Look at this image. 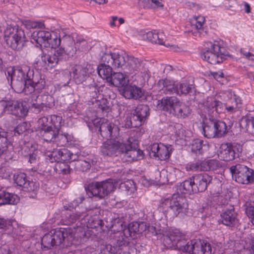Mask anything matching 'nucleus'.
<instances>
[{
  "mask_svg": "<svg viewBox=\"0 0 254 254\" xmlns=\"http://www.w3.org/2000/svg\"><path fill=\"white\" fill-rule=\"evenodd\" d=\"M125 54L118 53H105L101 58V61L111 64L114 68L121 67L124 69L126 65L127 57Z\"/></svg>",
  "mask_w": 254,
  "mask_h": 254,
  "instance_id": "obj_15",
  "label": "nucleus"
},
{
  "mask_svg": "<svg viewBox=\"0 0 254 254\" xmlns=\"http://www.w3.org/2000/svg\"><path fill=\"white\" fill-rule=\"evenodd\" d=\"M38 128L40 131L43 129H46L47 127H51L50 125V122L49 121V119L47 117L44 116L40 118L38 120Z\"/></svg>",
  "mask_w": 254,
  "mask_h": 254,
  "instance_id": "obj_55",
  "label": "nucleus"
},
{
  "mask_svg": "<svg viewBox=\"0 0 254 254\" xmlns=\"http://www.w3.org/2000/svg\"><path fill=\"white\" fill-rule=\"evenodd\" d=\"M27 129V124L25 122L19 124L14 129V135H19L26 131Z\"/></svg>",
  "mask_w": 254,
  "mask_h": 254,
  "instance_id": "obj_59",
  "label": "nucleus"
},
{
  "mask_svg": "<svg viewBox=\"0 0 254 254\" xmlns=\"http://www.w3.org/2000/svg\"><path fill=\"white\" fill-rule=\"evenodd\" d=\"M56 138V141H55V143L58 145L64 146L67 145L69 142L72 140L73 136L67 133H63L60 131Z\"/></svg>",
  "mask_w": 254,
  "mask_h": 254,
  "instance_id": "obj_44",
  "label": "nucleus"
},
{
  "mask_svg": "<svg viewBox=\"0 0 254 254\" xmlns=\"http://www.w3.org/2000/svg\"><path fill=\"white\" fill-rule=\"evenodd\" d=\"M140 126V122L136 121L132 115L127 117L124 121V127L126 128L138 127Z\"/></svg>",
  "mask_w": 254,
  "mask_h": 254,
  "instance_id": "obj_52",
  "label": "nucleus"
},
{
  "mask_svg": "<svg viewBox=\"0 0 254 254\" xmlns=\"http://www.w3.org/2000/svg\"><path fill=\"white\" fill-rule=\"evenodd\" d=\"M29 69H30L29 67L27 66L16 69L10 67L4 71V73L8 83L10 82L11 84H13L15 87L19 88V91L25 93V83L27 82L25 73Z\"/></svg>",
  "mask_w": 254,
  "mask_h": 254,
  "instance_id": "obj_6",
  "label": "nucleus"
},
{
  "mask_svg": "<svg viewBox=\"0 0 254 254\" xmlns=\"http://www.w3.org/2000/svg\"><path fill=\"white\" fill-rule=\"evenodd\" d=\"M169 203L171 210L176 216L183 217L188 211V203L187 199L178 194H173L171 199H166L164 202Z\"/></svg>",
  "mask_w": 254,
  "mask_h": 254,
  "instance_id": "obj_9",
  "label": "nucleus"
},
{
  "mask_svg": "<svg viewBox=\"0 0 254 254\" xmlns=\"http://www.w3.org/2000/svg\"><path fill=\"white\" fill-rule=\"evenodd\" d=\"M8 132L3 129H0V156L2 155H7L10 146V142L7 139Z\"/></svg>",
  "mask_w": 254,
  "mask_h": 254,
  "instance_id": "obj_36",
  "label": "nucleus"
},
{
  "mask_svg": "<svg viewBox=\"0 0 254 254\" xmlns=\"http://www.w3.org/2000/svg\"><path fill=\"white\" fill-rule=\"evenodd\" d=\"M172 249H178L183 253H188L189 254H195L199 252L202 253L203 254L205 253L208 254L212 253L211 246L207 242L197 239L191 240L187 243L183 235L181 240L177 241Z\"/></svg>",
  "mask_w": 254,
  "mask_h": 254,
  "instance_id": "obj_1",
  "label": "nucleus"
},
{
  "mask_svg": "<svg viewBox=\"0 0 254 254\" xmlns=\"http://www.w3.org/2000/svg\"><path fill=\"white\" fill-rule=\"evenodd\" d=\"M26 77L25 94L32 93L35 90L39 92L44 88L46 84L45 79L39 73H34L33 70L29 69Z\"/></svg>",
  "mask_w": 254,
  "mask_h": 254,
  "instance_id": "obj_10",
  "label": "nucleus"
},
{
  "mask_svg": "<svg viewBox=\"0 0 254 254\" xmlns=\"http://www.w3.org/2000/svg\"><path fill=\"white\" fill-rule=\"evenodd\" d=\"M205 22V18L201 16H194L191 19L190 24L192 26H194L196 29L199 30H204L203 25Z\"/></svg>",
  "mask_w": 254,
  "mask_h": 254,
  "instance_id": "obj_51",
  "label": "nucleus"
},
{
  "mask_svg": "<svg viewBox=\"0 0 254 254\" xmlns=\"http://www.w3.org/2000/svg\"><path fill=\"white\" fill-rule=\"evenodd\" d=\"M198 107L203 113L215 117L225 110L232 112L235 109L233 106H227L213 97H206L198 103Z\"/></svg>",
  "mask_w": 254,
  "mask_h": 254,
  "instance_id": "obj_3",
  "label": "nucleus"
},
{
  "mask_svg": "<svg viewBox=\"0 0 254 254\" xmlns=\"http://www.w3.org/2000/svg\"><path fill=\"white\" fill-rule=\"evenodd\" d=\"M18 196L5 190H0V206L5 204H14L18 202Z\"/></svg>",
  "mask_w": 254,
  "mask_h": 254,
  "instance_id": "obj_31",
  "label": "nucleus"
},
{
  "mask_svg": "<svg viewBox=\"0 0 254 254\" xmlns=\"http://www.w3.org/2000/svg\"><path fill=\"white\" fill-rule=\"evenodd\" d=\"M192 178L197 192L205 191L212 180V177L206 173L194 175Z\"/></svg>",
  "mask_w": 254,
  "mask_h": 254,
  "instance_id": "obj_23",
  "label": "nucleus"
},
{
  "mask_svg": "<svg viewBox=\"0 0 254 254\" xmlns=\"http://www.w3.org/2000/svg\"><path fill=\"white\" fill-rule=\"evenodd\" d=\"M116 246H112L110 244H102L100 246L101 254H121V250L124 247H126L127 245V241L123 238H121L116 240Z\"/></svg>",
  "mask_w": 254,
  "mask_h": 254,
  "instance_id": "obj_25",
  "label": "nucleus"
},
{
  "mask_svg": "<svg viewBox=\"0 0 254 254\" xmlns=\"http://www.w3.org/2000/svg\"><path fill=\"white\" fill-rule=\"evenodd\" d=\"M61 41H62V38H59L55 34H51L50 38L49 37L45 45V47L56 48L60 45Z\"/></svg>",
  "mask_w": 254,
  "mask_h": 254,
  "instance_id": "obj_46",
  "label": "nucleus"
},
{
  "mask_svg": "<svg viewBox=\"0 0 254 254\" xmlns=\"http://www.w3.org/2000/svg\"><path fill=\"white\" fill-rule=\"evenodd\" d=\"M17 101L16 100L2 101L1 105L5 112H8V113L14 115V111L16 110Z\"/></svg>",
  "mask_w": 254,
  "mask_h": 254,
  "instance_id": "obj_47",
  "label": "nucleus"
},
{
  "mask_svg": "<svg viewBox=\"0 0 254 254\" xmlns=\"http://www.w3.org/2000/svg\"><path fill=\"white\" fill-rule=\"evenodd\" d=\"M228 56L229 53L217 44H211L210 48L201 53L202 59L213 64L222 63Z\"/></svg>",
  "mask_w": 254,
  "mask_h": 254,
  "instance_id": "obj_7",
  "label": "nucleus"
},
{
  "mask_svg": "<svg viewBox=\"0 0 254 254\" xmlns=\"http://www.w3.org/2000/svg\"><path fill=\"white\" fill-rule=\"evenodd\" d=\"M50 36L51 33L44 30H35L31 35L33 40L40 45L43 44L44 47L49 37L50 38Z\"/></svg>",
  "mask_w": 254,
  "mask_h": 254,
  "instance_id": "obj_38",
  "label": "nucleus"
},
{
  "mask_svg": "<svg viewBox=\"0 0 254 254\" xmlns=\"http://www.w3.org/2000/svg\"><path fill=\"white\" fill-rule=\"evenodd\" d=\"M68 237H72L71 229L69 228H61L52 230L42 238V247L46 249H50L55 246L62 244Z\"/></svg>",
  "mask_w": 254,
  "mask_h": 254,
  "instance_id": "obj_4",
  "label": "nucleus"
},
{
  "mask_svg": "<svg viewBox=\"0 0 254 254\" xmlns=\"http://www.w3.org/2000/svg\"><path fill=\"white\" fill-rule=\"evenodd\" d=\"M242 150L240 144L224 143L220 147L218 156L224 161H230L239 157Z\"/></svg>",
  "mask_w": 254,
  "mask_h": 254,
  "instance_id": "obj_11",
  "label": "nucleus"
},
{
  "mask_svg": "<svg viewBox=\"0 0 254 254\" xmlns=\"http://www.w3.org/2000/svg\"><path fill=\"white\" fill-rule=\"evenodd\" d=\"M191 113L190 107L180 101L177 107L174 109L172 115L177 118L183 119L188 118Z\"/></svg>",
  "mask_w": 254,
  "mask_h": 254,
  "instance_id": "obj_28",
  "label": "nucleus"
},
{
  "mask_svg": "<svg viewBox=\"0 0 254 254\" xmlns=\"http://www.w3.org/2000/svg\"><path fill=\"white\" fill-rule=\"evenodd\" d=\"M103 121L104 119L96 118L92 120V122L95 127H99V131L103 138L109 139L115 136L116 134L114 133L117 131L118 127L111 123L104 122Z\"/></svg>",
  "mask_w": 254,
  "mask_h": 254,
  "instance_id": "obj_14",
  "label": "nucleus"
},
{
  "mask_svg": "<svg viewBox=\"0 0 254 254\" xmlns=\"http://www.w3.org/2000/svg\"><path fill=\"white\" fill-rule=\"evenodd\" d=\"M71 76L76 84H81L89 76L88 69L81 65H75L70 72Z\"/></svg>",
  "mask_w": 254,
  "mask_h": 254,
  "instance_id": "obj_24",
  "label": "nucleus"
},
{
  "mask_svg": "<svg viewBox=\"0 0 254 254\" xmlns=\"http://www.w3.org/2000/svg\"><path fill=\"white\" fill-rule=\"evenodd\" d=\"M238 214L236 212L233 206H230L226 208L220 215L221 223L229 227H235L239 222Z\"/></svg>",
  "mask_w": 254,
  "mask_h": 254,
  "instance_id": "obj_18",
  "label": "nucleus"
},
{
  "mask_svg": "<svg viewBox=\"0 0 254 254\" xmlns=\"http://www.w3.org/2000/svg\"><path fill=\"white\" fill-rule=\"evenodd\" d=\"M170 157V152L168 148L166 146L161 147L159 152L157 154L156 157L161 160H166Z\"/></svg>",
  "mask_w": 254,
  "mask_h": 254,
  "instance_id": "obj_58",
  "label": "nucleus"
},
{
  "mask_svg": "<svg viewBox=\"0 0 254 254\" xmlns=\"http://www.w3.org/2000/svg\"><path fill=\"white\" fill-rule=\"evenodd\" d=\"M193 87V85L186 81L178 83L177 95H187L190 93Z\"/></svg>",
  "mask_w": 254,
  "mask_h": 254,
  "instance_id": "obj_45",
  "label": "nucleus"
},
{
  "mask_svg": "<svg viewBox=\"0 0 254 254\" xmlns=\"http://www.w3.org/2000/svg\"><path fill=\"white\" fill-rule=\"evenodd\" d=\"M214 126H215V131L216 132V137L219 138L224 136L231 129V126L226 125V124L221 121L213 120Z\"/></svg>",
  "mask_w": 254,
  "mask_h": 254,
  "instance_id": "obj_39",
  "label": "nucleus"
},
{
  "mask_svg": "<svg viewBox=\"0 0 254 254\" xmlns=\"http://www.w3.org/2000/svg\"><path fill=\"white\" fill-rule=\"evenodd\" d=\"M60 130L50 127H46V129L40 131V134L43 139L48 142H53L56 141V137Z\"/></svg>",
  "mask_w": 254,
  "mask_h": 254,
  "instance_id": "obj_34",
  "label": "nucleus"
},
{
  "mask_svg": "<svg viewBox=\"0 0 254 254\" xmlns=\"http://www.w3.org/2000/svg\"><path fill=\"white\" fill-rule=\"evenodd\" d=\"M60 162L73 161L75 160V158H73V154L67 149H60Z\"/></svg>",
  "mask_w": 254,
  "mask_h": 254,
  "instance_id": "obj_48",
  "label": "nucleus"
},
{
  "mask_svg": "<svg viewBox=\"0 0 254 254\" xmlns=\"http://www.w3.org/2000/svg\"><path fill=\"white\" fill-rule=\"evenodd\" d=\"M47 103H33L31 106V109L33 112L35 113H39L42 111H44L45 109H47Z\"/></svg>",
  "mask_w": 254,
  "mask_h": 254,
  "instance_id": "obj_60",
  "label": "nucleus"
},
{
  "mask_svg": "<svg viewBox=\"0 0 254 254\" xmlns=\"http://www.w3.org/2000/svg\"><path fill=\"white\" fill-rule=\"evenodd\" d=\"M86 95L87 98L92 99H97L99 98V91L97 85L94 83L93 84L86 86L85 88Z\"/></svg>",
  "mask_w": 254,
  "mask_h": 254,
  "instance_id": "obj_43",
  "label": "nucleus"
},
{
  "mask_svg": "<svg viewBox=\"0 0 254 254\" xmlns=\"http://www.w3.org/2000/svg\"><path fill=\"white\" fill-rule=\"evenodd\" d=\"M84 199V197L82 196L77 197L67 205H64V209L66 210H70L71 209L75 208L79 204L82 203Z\"/></svg>",
  "mask_w": 254,
  "mask_h": 254,
  "instance_id": "obj_56",
  "label": "nucleus"
},
{
  "mask_svg": "<svg viewBox=\"0 0 254 254\" xmlns=\"http://www.w3.org/2000/svg\"><path fill=\"white\" fill-rule=\"evenodd\" d=\"M97 68V72L99 75L103 79H106L107 82L111 80V77L113 74V66L111 64L102 62Z\"/></svg>",
  "mask_w": 254,
  "mask_h": 254,
  "instance_id": "obj_32",
  "label": "nucleus"
},
{
  "mask_svg": "<svg viewBox=\"0 0 254 254\" xmlns=\"http://www.w3.org/2000/svg\"><path fill=\"white\" fill-rule=\"evenodd\" d=\"M59 169H57L59 172L63 174H69L70 172V169L69 165L63 162H60L58 165Z\"/></svg>",
  "mask_w": 254,
  "mask_h": 254,
  "instance_id": "obj_62",
  "label": "nucleus"
},
{
  "mask_svg": "<svg viewBox=\"0 0 254 254\" xmlns=\"http://www.w3.org/2000/svg\"><path fill=\"white\" fill-rule=\"evenodd\" d=\"M128 81L126 75L119 72H114L111 77V80H109L108 82L114 86L124 88L128 83Z\"/></svg>",
  "mask_w": 254,
  "mask_h": 254,
  "instance_id": "obj_30",
  "label": "nucleus"
},
{
  "mask_svg": "<svg viewBox=\"0 0 254 254\" xmlns=\"http://www.w3.org/2000/svg\"><path fill=\"white\" fill-rule=\"evenodd\" d=\"M124 143L114 140H107L101 147V152L105 156H112L118 153L121 155Z\"/></svg>",
  "mask_w": 254,
  "mask_h": 254,
  "instance_id": "obj_17",
  "label": "nucleus"
},
{
  "mask_svg": "<svg viewBox=\"0 0 254 254\" xmlns=\"http://www.w3.org/2000/svg\"><path fill=\"white\" fill-rule=\"evenodd\" d=\"M207 145L204 144L203 140L196 138L193 139L191 143V150L196 154L201 155L204 152V148Z\"/></svg>",
  "mask_w": 254,
  "mask_h": 254,
  "instance_id": "obj_41",
  "label": "nucleus"
},
{
  "mask_svg": "<svg viewBox=\"0 0 254 254\" xmlns=\"http://www.w3.org/2000/svg\"><path fill=\"white\" fill-rule=\"evenodd\" d=\"M127 142V144L124 143V146L122 149L123 152H121V156L124 161L131 162L137 160L136 149L138 148V146L137 140L131 138H129Z\"/></svg>",
  "mask_w": 254,
  "mask_h": 254,
  "instance_id": "obj_16",
  "label": "nucleus"
},
{
  "mask_svg": "<svg viewBox=\"0 0 254 254\" xmlns=\"http://www.w3.org/2000/svg\"><path fill=\"white\" fill-rule=\"evenodd\" d=\"M160 90H162L165 94L176 93L177 94V84H172L169 80L161 79L157 83Z\"/></svg>",
  "mask_w": 254,
  "mask_h": 254,
  "instance_id": "obj_35",
  "label": "nucleus"
},
{
  "mask_svg": "<svg viewBox=\"0 0 254 254\" xmlns=\"http://www.w3.org/2000/svg\"><path fill=\"white\" fill-rule=\"evenodd\" d=\"M62 121L63 120L61 117L55 115H53L51 116V120L50 121V125L52 127L60 130Z\"/></svg>",
  "mask_w": 254,
  "mask_h": 254,
  "instance_id": "obj_54",
  "label": "nucleus"
},
{
  "mask_svg": "<svg viewBox=\"0 0 254 254\" xmlns=\"http://www.w3.org/2000/svg\"><path fill=\"white\" fill-rule=\"evenodd\" d=\"M93 107L98 113H102L103 116L107 115L110 112V105L106 98H101L92 101Z\"/></svg>",
  "mask_w": 254,
  "mask_h": 254,
  "instance_id": "obj_29",
  "label": "nucleus"
},
{
  "mask_svg": "<svg viewBox=\"0 0 254 254\" xmlns=\"http://www.w3.org/2000/svg\"><path fill=\"white\" fill-rule=\"evenodd\" d=\"M182 233L177 229H169L165 232L163 236V243L167 249L173 248L177 241L182 237Z\"/></svg>",
  "mask_w": 254,
  "mask_h": 254,
  "instance_id": "obj_19",
  "label": "nucleus"
},
{
  "mask_svg": "<svg viewBox=\"0 0 254 254\" xmlns=\"http://www.w3.org/2000/svg\"><path fill=\"white\" fill-rule=\"evenodd\" d=\"M4 40L8 47L16 51L21 50L27 42L24 31L18 27H7L4 32Z\"/></svg>",
  "mask_w": 254,
  "mask_h": 254,
  "instance_id": "obj_2",
  "label": "nucleus"
},
{
  "mask_svg": "<svg viewBox=\"0 0 254 254\" xmlns=\"http://www.w3.org/2000/svg\"><path fill=\"white\" fill-rule=\"evenodd\" d=\"M195 189L192 177L180 183L178 186V190L183 194H190L193 193H197V191H195Z\"/></svg>",
  "mask_w": 254,
  "mask_h": 254,
  "instance_id": "obj_33",
  "label": "nucleus"
},
{
  "mask_svg": "<svg viewBox=\"0 0 254 254\" xmlns=\"http://www.w3.org/2000/svg\"><path fill=\"white\" fill-rule=\"evenodd\" d=\"M245 212L248 217L251 219L252 223L254 225V207L252 206H247Z\"/></svg>",
  "mask_w": 254,
  "mask_h": 254,
  "instance_id": "obj_64",
  "label": "nucleus"
},
{
  "mask_svg": "<svg viewBox=\"0 0 254 254\" xmlns=\"http://www.w3.org/2000/svg\"><path fill=\"white\" fill-rule=\"evenodd\" d=\"M233 179L242 184H248L254 180V171L243 164H237L230 168Z\"/></svg>",
  "mask_w": 254,
  "mask_h": 254,
  "instance_id": "obj_8",
  "label": "nucleus"
},
{
  "mask_svg": "<svg viewBox=\"0 0 254 254\" xmlns=\"http://www.w3.org/2000/svg\"><path fill=\"white\" fill-rule=\"evenodd\" d=\"M120 91L122 95L128 99L137 100L140 98L144 94V92L140 87L132 84H127Z\"/></svg>",
  "mask_w": 254,
  "mask_h": 254,
  "instance_id": "obj_22",
  "label": "nucleus"
},
{
  "mask_svg": "<svg viewBox=\"0 0 254 254\" xmlns=\"http://www.w3.org/2000/svg\"><path fill=\"white\" fill-rule=\"evenodd\" d=\"M202 133L204 136L207 138L216 137V133L215 130V126L213 121L206 122L202 126Z\"/></svg>",
  "mask_w": 254,
  "mask_h": 254,
  "instance_id": "obj_42",
  "label": "nucleus"
},
{
  "mask_svg": "<svg viewBox=\"0 0 254 254\" xmlns=\"http://www.w3.org/2000/svg\"><path fill=\"white\" fill-rule=\"evenodd\" d=\"M116 183L109 179L102 182H92L85 188L86 193L90 197H97L100 199L104 198L116 188Z\"/></svg>",
  "mask_w": 254,
  "mask_h": 254,
  "instance_id": "obj_5",
  "label": "nucleus"
},
{
  "mask_svg": "<svg viewBox=\"0 0 254 254\" xmlns=\"http://www.w3.org/2000/svg\"><path fill=\"white\" fill-rule=\"evenodd\" d=\"M164 35L163 33H159L154 31H149L142 34V39L146 40L152 43L164 45Z\"/></svg>",
  "mask_w": 254,
  "mask_h": 254,
  "instance_id": "obj_37",
  "label": "nucleus"
},
{
  "mask_svg": "<svg viewBox=\"0 0 254 254\" xmlns=\"http://www.w3.org/2000/svg\"><path fill=\"white\" fill-rule=\"evenodd\" d=\"M64 215H65L64 221L66 225H70L75 223L77 220L82 219L86 216V212L85 210L81 211H76L71 212H66Z\"/></svg>",
  "mask_w": 254,
  "mask_h": 254,
  "instance_id": "obj_40",
  "label": "nucleus"
},
{
  "mask_svg": "<svg viewBox=\"0 0 254 254\" xmlns=\"http://www.w3.org/2000/svg\"><path fill=\"white\" fill-rule=\"evenodd\" d=\"M203 161L198 160L195 163L191 164L190 165V168L191 170L194 171H204L203 170Z\"/></svg>",
  "mask_w": 254,
  "mask_h": 254,
  "instance_id": "obj_61",
  "label": "nucleus"
},
{
  "mask_svg": "<svg viewBox=\"0 0 254 254\" xmlns=\"http://www.w3.org/2000/svg\"><path fill=\"white\" fill-rule=\"evenodd\" d=\"M144 67L143 61L133 56L127 57V61L124 69L129 74H136L141 71Z\"/></svg>",
  "mask_w": 254,
  "mask_h": 254,
  "instance_id": "obj_21",
  "label": "nucleus"
},
{
  "mask_svg": "<svg viewBox=\"0 0 254 254\" xmlns=\"http://www.w3.org/2000/svg\"><path fill=\"white\" fill-rule=\"evenodd\" d=\"M63 46L65 51V54L68 57L74 56L79 49L78 44L81 42H84L83 39H78L75 42L72 37L70 35H65L62 38Z\"/></svg>",
  "mask_w": 254,
  "mask_h": 254,
  "instance_id": "obj_20",
  "label": "nucleus"
},
{
  "mask_svg": "<svg viewBox=\"0 0 254 254\" xmlns=\"http://www.w3.org/2000/svg\"><path fill=\"white\" fill-rule=\"evenodd\" d=\"M16 110L14 111V115L19 118L25 117L27 112V107L22 102L17 101Z\"/></svg>",
  "mask_w": 254,
  "mask_h": 254,
  "instance_id": "obj_49",
  "label": "nucleus"
},
{
  "mask_svg": "<svg viewBox=\"0 0 254 254\" xmlns=\"http://www.w3.org/2000/svg\"><path fill=\"white\" fill-rule=\"evenodd\" d=\"M60 149H54L52 151H48L46 153L47 160L51 162H60Z\"/></svg>",
  "mask_w": 254,
  "mask_h": 254,
  "instance_id": "obj_53",
  "label": "nucleus"
},
{
  "mask_svg": "<svg viewBox=\"0 0 254 254\" xmlns=\"http://www.w3.org/2000/svg\"><path fill=\"white\" fill-rule=\"evenodd\" d=\"M149 115V108L147 105L139 104L134 110L132 116L134 119L140 122V125L144 122Z\"/></svg>",
  "mask_w": 254,
  "mask_h": 254,
  "instance_id": "obj_27",
  "label": "nucleus"
},
{
  "mask_svg": "<svg viewBox=\"0 0 254 254\" xmlns=\"http://www.w3.org/2000/svg\"><path fill=\"white\" fill-rule=\"evenodd\" d=\"M13 181L19 188L26 192L36 191L39 188L38 183L30 181L24 173L15 174L13 177Z\"/></svg>",
  "mask_w": 254,
  "mask_h": 254,
  "instance_id": "obj_13",
  "label": "nucleus"
},
{
  "mask_svg": "<svg viewBox=\"0 0 254 254\" xmlns=\"http://www.w3.org/2000/svg\"><path fill=\"white\" fill-rule=\"evenodd\" d=\"M75 166L79 171L84 172L89 170L91 165L88 161L84 160H81L78 161L76 163Z\"/></svg>",
  "mask_w": 254,
  "mask_h": 254,
  "instance_id": "obj_57",
  "label": "nucleus"
},
{
  "mask_svg": "<svg viewBox=\"0 0 254 254\" xmlns=\"http://www.w3.org/2000/svg\"><path fill=\"white\" fill-rule=\"evenodd\" d=\"M146 230V225L144 222L138 223L137 222H133L128 224L127 228H125L122 232H118L116 234V237L123 238L127 241V244H128V237H130L132 239H134L136 237V235Z\"/></svg>",
  "mask_w": 254,
  "mask_h": 254,
  "instance_id": "obj_12",
  "label": "nucleus"
},
{
  "mask_svg": "<svg viewBox=\"0 0 254 254\" xmlns=\"http://www.w3.org/2000/svg\"><path fill=\"white\" fill-rule=\"evenodd\" d=\"M180 100L174 96L166 97L158 100V106L163 111L173 114Z\"/></svg>",
  "mask_w": 254,
  "mask_h": 254,
  "instance_id": "obj_26",
  "label": "nucleus"
},
{
  "mask_svg": "<svg viewBox=\"0 0 254 254\" xmlns=\"http://www.w3.org/2000/svg\"><path fill=\"white\" fill-rule=\"evenodd\" d=\"M203 170L204 171L216 170L220 167L219 161L214 159L203 161Z\"/></svg>",
  "mask_w": 254,
  "mask_h": 254,
  "instance_id": "obj_50",
  "label": "nucleus"
},
{
  "mask_svg": "<svg viewBox=\"0 0 254 254\" xmlns=\"http://www.w3.org/2000/svg\"><path fill=\"white\" fill-rule=\"evenodd\" d=\"M236 0H228L224 3L225 8L232 11H236Z\"/></svg>",
  "mask_w": 254,
  "mask_h": 254,
  "instance_id": "obj_63",
  "label": "nucleus"
}]
</instances>
